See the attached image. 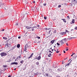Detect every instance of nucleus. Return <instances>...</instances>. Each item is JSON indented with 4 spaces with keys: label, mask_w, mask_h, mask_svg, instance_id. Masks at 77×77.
Masks as SVG:
<instances>
[{
    "label": "nucleus",
    "mask_w": 77,
    "mask_h": 77,
    "mask_svg": "<svg viewBox=\"0 0 77 77\" xmlns=\"http://www.w3.org/2000/svg\"><path fill=\"white\" fill-rule=\"evenodd\" d=\"M56 53H59V51H57Z\"/></svg>",
    "instance_id": "nucleus-44"
},
{
    "label": "nucleus",
    "mask_w": 77,
    "mask_h": 77,
    "mask_svg": "<svg viewBox=\"0 0 77 77\" xmlns=\"http://www.w3.org/2000/svg\"><path fill=\"white\" fill-rule=\"evenodd\" d=\"M76 55H77V53L76 54Z\"/></svg>",
    "instance_id": "nucleus-64"
},
{
    "label": "nucleus",
    "mask_w": 77,
    "mask_h": 77,
    "mask_svg": "<svg viewBox=\"0 0 77 77\" xmlns=\"http://www.w3.org/2000/svg\"><path fill=\"white\" fill-rule=\"evenodd\" d=\"M3 67H4V68H6V66H4Z\"/></svg>",
    "instance_id": "nucleus-43"
},
{
    "label": "nucleus",
    "mask_w": 77,
    "mask_h": 77,
    "mask_svg": "<svg viewBox=\"0 0 77 77\" xmlns=\"http://www.w3.org/2000/svg\"><path fill=\"white\" fill-rule=\"evenodd\" d=\"M18 23H17L15 25H16V26H18Z\"/></svg>",
    "instance_id": "nucleus-35"
},
{
    "label": "nucleus",
    "mask_w": 77,
    "mask_h": 77,
    "mask_svg": "<svg viewBox=\"0 0 77 77\" xmlns=\"http://www.w3.org/2000/svg\"><path fill=\"white\" fill-rule=\"evenodd\" d=\"M26 28H27V29H30V28H32H32H31V27H29L27 26L26 27Z\"/></svg>",
    "instance_id": "nucleus-11"
},
{
    "label": "nucleus",
    "mask_w": 77,
    "mask_h": 77,
    "mask_svg": "<svg viewBox=\"0 0 77 77\" xmlns=\"http://www.w3.org/2000/svg\"><path fill=\"white\" fill-rule=\"evenodd\" d=\"M55 41V40H53L51 41V44H53L54 43V42Z\"/></svg>",
    "instance_id": "nucleus-8"
},
{
    "label": "nucleus",
    "mask_w": 77,
    "mask_h": 77,
    "mask_svg": "<svg viewBox=\"0 0 77 77\" xmlns=\"http://www.w3.org/2000/svg\"><path fill=\"white\" fill-rule=\"evenodd\" d=\"M71 56H72V57L73 56V55L72 54V55H71Z\"/></svg>",
    "instance_id": "nucleus-59"
},
{
    "label": "nucleus",
    "mask_w": 77,
    "mask_h": 77,
    "mask_svg": "<svg viewBox=\"0 0 77 77\" xmlns=\"http://www.w3.org/2000/svg\"><path fill=\"white\" fill-rule=\"evenodd\" d=\"M72 60H71L69 62V64H71V63L72 62Z\"/></svg>",
    "instance_id": "nucleus-28"
},
{
    "label": "nucleus",
    "mask_w": 77,
    "mask_h": 77,
    "mask_svg": "<svg viewBox=\"0 0 77 77\" xmlns=\"http://www.w3.org/2000/svg\"><path fill=\"white\" fill-rule=\"evenodd\" d=\"M32 10L33 11H35V8L32 7L31 8Z\"/></svg>",
    "instance_id": "nucleus-14"
},
{
    "label": "nucleus",
    "mask_w": 77,
    "mask_h": 77,
    "mask_svg": "<svg viewBox=\"0 0 77 77\" xmlns=\"http://www.w3.org/2000/svg\"><path fill=\"white\" fill-rule=\"evenodd\" d=\"M0 55L2 57H3V56H6V55H7V54H6V53H5L4 52H3L1 53Z\"/></svg>",
    "instance_id": "nucleus-2"
},
{
    "label": "nucleus",
    "mask_w": 77,
    "mask_h": 77,
    "mask_svg": "<svg viewBox=\"0 0 77 77\" xmlns=\"http://www.w3.org/2000/svg\"><path fill=\"white\" fill-rule=\"evenodd\" d=\"M56 20L54 19V20H53V21H55V20Z\"/></svg>",
    "instance_id": "nucleus-50"
},
{
    "label": "nucleus",
    "mask_w": 77,
    "mask_h": 77,
    "mask_svg": "<svg viewBox=\"0 0 77 77\" xmlns=\"http://www.w3.org/2000/svg\"><path fill=\"white\" fill-rule=\"evenodd\" d=\"M27 32H26V34L25 35H26V34H27Z\"/></svg>",
    "instance_id": "nucleus-57"
},
{
    "label": "nucleus",
    "mask_w": 77,
    "mask_h": 77,
    "mask_svg": "<svg viewBox=\"0 0 77 77\" xmlns=\"http://www.w3.org/2000/svg\"><path fill=\"white\" fill-rule=\"evenodd\" d=\"M66 33H69V31L66 30Z\"/></svg>",
    "instance_id": "nucleus-29"
},
{
    "label": "nucleus",
    "mask_w": 77,
    "mask_h": 77,
    "mask_svg": "<svg viewBox=\"0 0 77 77\" xmlns=\"http://www.w3.org/2000/svg\"><path fill=\"white\" fill-rule=\"evenodd\" d=\"M23 62H24V61L22 60L20 61V63H22Z\"/></svg>",
    "instance_id": "nucleus-26"
},
{
    "label": "nucleus",
    "mask_w": 77,
    "mask_h": 77,
    "mask_svg": "<svg viewBox=\"0 0 77 77\" xmlns=\"http://www.w3.org/2000/svg\"><path fill=\"white\" fill-rule=\"evenodd\" d=\"M49 52H51V53H53V52H51V51H49Z\"/></svg>",
    "instance_id": "nucleus-46"
},
{
    "label": "nucleus",
    "mask_w": 77,
    "mask_h": 77,
    "mask_svg": "<svg viewBox=\"0 0 77 77\" xmlns=\"http://www.w3.org/2000/svg\"><path fill=\"white\" fill-rule=\"evenodd\" d=\"M34 27H31V28H30V29H32V31H34V29H33V28H34Z\"/></svg>",
    "instance_id": "nucleus-15"
},
{
    "label": "nucleus",
    "mask_w": 77,
    "mask_h": 77,
    "mask_svg": "<svg viewBox=\"0 0 77 77\" xmlns=\"http://www.w3.org/2000/svg\"><path fill=\"white\" fill-rule=\"evenodd\" d=\"M3 39H7V38L5 37H3Z\"/></svg>",
    "instance_id": "nucleus-36"
},
{
    "label": "nucleus",
    "mask_w": 77,
    "mask_h": 77,
    "mask_svg": "<svg viewBox=\"0 0 77 77\" xmlns=\"http://www.w3.org/2000/svg\"><path fill=\"white\" fill-rule=\"evenodd\" d=\"M45 30H50V29H48L47 28H45Z\"/></svg>",
    "instance_id": "nucleus-25"
},
{
    "label": "nucleus",
    "mask_w": 77,
    "mask_h": 77,
    "mask_svg": "<svg viewBox=\"0 0 77 77\" xmlns=\"http://www.w3.org/2000/svg\"><path fill=\"white\" fill-rule=\"evenodd\" d=\"M72 5H75L74 3H77V1H76L75 0H72Z\"/></svg>",
    "instance_id": "nucleus-3"
},
{
    "label": "nucleus",
    "mask_w": 77,
    "mask_h": 77,
    "mask_svg": "<svg viewBox=\"0 0 77 77\" xmlns=\"http://www.w3.org/2000/svg\"><path fill=\"white\" fill-rule=\"evenodd\" d=\"M29 14V12H27V11H25L24 13V14H27V15L28 14Z\"/></svg>",
    "instance_id": "nucleus-13"
},
{
    "label": "nucleus",
    "mask_w": 77,
    "mask_h": 77,
    "mask_svg": "<svg viewBox=\"0 0 77 77\" xmlns=\"http://www.w3.org/2000/svg\"><path fill=\"white\" fill-rule=\"evenodd\" d=\"M68 49H67L66 50V51H68Z\"/></svg>",
    "instance_id": "nucleus-51"
},
{
    "label": "nucleus",
    "mask_w": 77,
    "mask_h": 77,
    "mask_svg": "<svg viewBox=\"0 0 77 77\" xmlns=\"http://www.w3.org/2000/svg\"><path fill=\"white\" fill-rule=\"evenodd\" d=\"M37 38H38V39H40V38H40V37H37Z\"/></svg>",
    "instance_id": "nucleus-38"
},
{
    "label": "nucleus",
    "mask_w": 77,
    "mask_h": 77,
    "mask_svg": "<svg viewBox=\"0 0 77 77\" xmlns=\"http://www.w3.org/2000/svg\"><path fill=\"white\" fill-rule=\"evenodd\" d=\"M58 8H60L61 7V5H59L58 6Z\"/></svg>",
    "instance_id": "nucleus-32"
},
{
    "label": "nucleus",
    "mask_w": 77,
    "mask_h": 77,
    "mask_svg": "<svg viewBox=\"0 0 77 77\" xmlns=\"http://www.w3.org/2000/svg\"><path fill=\"white\" fill-rule=\"evenodd\" d=\"M25 48L24 51H26V50H27V48H26V46H25Z\"/></svg>",
    "instance_id": "nucleus-30"
},
{
    "label": "nucleus",
    "mask_w": 77,
    "mask_h": 77,
    "mask_svg": "<svg viewBox=\"0 0 77 77\" xmlns=\"http://www.w3.org/2000/svg\"><path fill=\"white\" fill-rule=\"evenodd\" d=\"M11 38V37H9L8 38H10V39H12V38Z\"/></svg>",
    "instance_id": "nucleus-47"
},
{
    "label": "nucleus",
    "mask_w": 77,
    "mask_h": 77,
    "mask_svg": "<svg viewBox=\"0 0 77 77\" xmlns=\"http://www.w3.org/2000/svg\"><path fill=\"white\" fill-rule=\"evenodd\" d=\"M21 59V56H18L17 57V59Z\"/></svg>",
    "instance_id": "nucleus-12"
},
{
    "label": "nucleus",
    "mask_w": 77,
    "mask_h": 77,
    "mask_svg": "<svg viewBox=\"0 0 77 77\" xmlns=\"http://www.w3.org/2000/svg\"><path fill=\"white\" fill-rule=\"evenodd\" d=\"M66 39H63L60 42L61 44H64V42H65L66 41Z\"/></svg>",
    "instance_id": "nucleus-1"
},
{
    "label": "nucleus",
    "mask_w": 77,
    "mask_h": 77,
    "mask_svg": "<svg viewBox=\"0 0 77 77\" xmlns=\"http://www.w3.org/2000/svg\"><path fill=\"white\" fill-rule=\"evenodd\" d=\"M46 76H49V75H48V73H46Z\"/></svg>",
    "instance_id": "nucleus-33"
},
{
    "label": "nucleus",
    "mask_w": 77,
    "mask_h": 77,
    "mask_svg": "<svg viewBox=\"0 0 77 77\" xmlns=\"http://www.w3.org/2000/svg\"><path fill=\"white\" fill-rule=\"evenodd\" d=\"M53 32L54 34L56 33V30H55Z\"/></svg>",
    "instance_id": "nucleus-22"
},
{
    "label": "nucleus",
    "mask_w": 77,
    "mask_h": 77,
    "mask_svg": "<svg viewBox=\"0 0 77 77\" xmlns=\"http://www.w3.org/2000/svg\"><path fill=\"white\" fill-rule=\"evenodd\" d=\"M52 51H53V49H52Z\"/></svg>",
    "instance_id": "nucleus-63"
},
{
    "label": "nucleus",
    "mask_w": 77,
    "mask_h": 77,
    "mask_svg": "<svg viewBox=\"0 0 77 77\" xmlns=\"http://www.w3.org/2000/svg\"><path fill=\"white\" fill-rule=\"evenodd\" d=\"M75 30H77V27H75Z\"/></svg>",
    "instance_id": "nucleus-40"
},
{
    "label": "nucleus",
    "mask_w": 77,
    "mask_h": 77,
    "mask_svg": "<svg viewBox=\"0 0 77 77\" xmlns=\"http://www.w3.org/2000/svg\"><path fill=\"white\" fill-rule=\"evenodd\" d=\"M58 70V72H60V71H62V68H60V69H57Z\"/></svg>",
    "instance_id": "nucleus-6"
},
{
    "label": "nucleus",
    "mask_w": 77,
    "mask_h": 77,
    "mask_svg": "<svg viewBox=\"0 0 77 77\" xmlns=\"http://www.w3.org/2000/svg\"><path fill=\"white\" fill-rule=\"evenodd\" d=\"M57 45H61V44H60V43L59 42V43H57Z\"/></svg>",
    "instance_id": "nucleus-19"
},
{
    "label": "nucleus",
    "mask_w": 77,
    "mask_h": 77,
    "mask_svg": "<svg viewBox=\"0 0 77 77\" xmlns=\"http://www.w3.org/2000/svg\"><path fill=\"white\" fill-rule=\"evenodd\" d=\"M69 65H70L69 63H68L66 64L65 66H69Z\"/></svg>",
    "instance_id": "nucleus-20"
},
{
    "label": "nucleus",
    "mask_w": 77,
    "mask_h": 77,
    "mask_svg": "<svg viewBox=\"0 0 77 77\" xmlns=\"http://www.w3.org/2000/svg\"><path fill=\"white\" fill-rule=\"evenodd\" d=\"M18 38L19 39H20V38H21V36H19V37H18Z\"/></svg>",
    "instance_id": "nucleus-42"
},
{
    "label": "nucleus",
    "mask_w": 77,
    "mask_h": 77,
    "mask_svg": "<svg viewBox=\"0 0 77 77\" xmlns=\"http://www.w3.org/2000/svg\"><path fill=\"white\" fill-rule=\"evenodd\" d=\"M32 55H33V53H32V54L31 55L33 56Z\"/></svg>",
    "instance_id": "nucleus-45"
},
{
    "label": "nucleus",
    "mask_w": 77,
    "mask_h": 77,
    "mask_svg": "<svg viewBox=\"0 0 77 77\" xmlns=\"http://www.w3.org/2000/svg\"><path fill=\"white\" fill-rule=\"evenodd\" d=\"M66 32H61L60 33V34L61 35H65V34H66Z\"/></svg>",
    "instance_id": "nucleus-7"
},
{
    "label": "nucleus",
    "mask_w": 77,
    "mask_h": 77,
    "mask_svg": "<svg viewBox=\"0 0 77 77\" xmlns=\"http://www.w3.org/2000/svg\"><path fill=\"white\" fill-rule=\"evenodd\" d=\"M48 31H49V32H48V33H49V34H51V30L50 29L49 30H48Z\"/></svg>",
    "instance_id": "nucleus-9"
},
{
    "label": "nucleus",
    "mask_w": 77,
    "mask_h": 77,
    "mask_svg": "<svg viewBox=\"0 0 77 77\" xmlns=\"http://www.w3.org/2000/svg\"><path fill=\"white\" fill-rule=\"evenodd\" d=\"M61 20H64V19H62Z\"/></svg>",
    "instance_id": "nucleus-61"
},
{
    "label": "nucleus",
    "mask_w": 77,
    "mask_h": 77,
    "mask_svg": "<svg viewBox=\"0 0 77 77\" xmlns=\"http://www.w3.org/2000/svg\"><path fill=\"white\" fill-rule=\"evenodd\" d=\"M75 22V20L74 19H72V23H74Z\"/></svg>",
    "instance_id": "nucleus-16"
},
{
    "label": "nucleus",
    "mask_w": 77,
    "mask_h": 77,
    "mask_svg": "<svg viewBox=\"0 0 77 77\" xmlns=\"http://www.w3.org/2000/svg\"><path fill=\"white\" fill-rule=\"evenodd\" d=\"M51 54H49L48 55V57H51Z\"/></svg>",
    "instance_id": "nucleus-21"
},
{
    "label": "nucleus",
    "mask_w": 77,
    "mask_h": 77,
    "mask_svg": "<svg viewBox=\"0 0 77 77\" xmlns=\"http://www.w3.org/2000/svg\"><path fill=\"white\" fill-rule=\"evenodd\" d=\"M36 63V65H39V62H37Z\"/></svg>",
    "instance_id": "nucleus-24"
},
{
    "label": "nucleus",
    "mask_w": 77,
    "mask_h": 77,
    "mask_svg": "<svg viewBox=\"0 0 77 77\" xmlns=\"http://www.w3.org/2000/svg\"><path fill=\"white\" fill-rule=\"evenodd\" d=\"M37 27H38L39 28V25H37Z\"/></svg>",
    "instance_id": "nucleus-41"
},
{
    "label": "nucleus",
    "mask_w": 77,
    "mask_h": 77,
    "mask_svg": "<svg viewBox=\"0 0 77 77\" xmlns=\"http://www.w3.org/2000/svg\"><path fill=\"white\" fill-rule=\"evenodd\" d=\"M4 30H5V29H3L2 30V31H4Z\"/></svg>",
    "instance_id": "nucleus-56"
},
{
    "label": "nucleus",
    "mask_w": 77,
    "mask_h": 77,
    "mask_svg": "<svg viewBox=\"0 0 77 77\" xmlns=\"http://www.w3.org/2000/svg\"><path fill=\"white\" fill-rule=\"evenodd\" d=\"M55 65L54 64H53V68H54V66H55Z\"/></svg>",
    "instance_id": "nucleus-52"
},
{
    "label": "nucleus",
    "mask_w": 77,
    "mask_h": 77,
    "mask_svg": "<svg viewBox=\"0 0 77 77\" xmlns=\"http://www.w3.org/2000/svg\"><path fill=\"white\" fill-rule=\"evenodd\" d=\"M63 51L64 52V53H65L66 52L65 51Z\"/></svg>",
    "instance_id": "nucleus-49"
},
{
    "label": "nucleus",
    "mask_w": 77,
    "mask_h": 77,
    "mask_svg": "<svg viewBox=\"0 0 77 77\" xmlns=\"http://www.w3.org/2000/svg\"><path fill=\"white\" fill-rule=\"evenodd\" d=\"M63 21H64V23H66V20H65V19H64L63 20Z\"/></svg>",
    "instance_id": "nucleus-31"
},
{
    "label": "nucleus",
    "mask_w": 77,
    "mask_h": 77,
    "mask_svg": "<svg viewBox=\"0 0 77 77\" xmlns=\"http://www.w3.org/2000/svg\"><path fill=\"white\" fill-rule=\"evenodd\" d=\"M59 56H60V55H61V54H59Z\"/></svg>",
    "instance_id": "nucleus-60"
},
{
    "label": "nucleus",
    "mask_w": 77,
    "mask_h": 77,
    "mask_svg": "<svg viewBox=\"0 0 77 77\" xmlns=\"http://www.w3.org/2000/svg\"><path fill=\"white\" fill-rule=\"evenodd\" d=\"M11 65H18V63L17 62H13L11 63Z\"/></svg>",
    "instance_id": "nucleus-5"
},
{
    "label": "nucleus",
    "mask_w": 77,
    "mask_h": 77,
    "mask_svg": "<svg viewBox=\"0 0 77 77\" xmlns=\"http://www.w3.org/2000/svg\"><path fill=\"white\" fill-rule=\"evenodd\" d=\"M32 56H33L30 55V56L28 57V59H30V58H31Z\"/></svg>",
    "instance_id": "nucleus-23"
},
{
    "label": "nucleus",
    "mask_w": 77,
    "mask_h": 77,
    "mask_svg": "<svg viewBox=\"0 0 77 77\" xmlns=\"http://www.w3.org/2000/svg\"><path fill=\"white\" fill-rule=\"evenodd\" d=\"M6 46H7V48H8V47H11V44H9L7 42V44L5 45V47H6Z\"/></svg>",
    "instance_id": "nucleus-4"
},
{
    "label": "nucleus",
    "mask_w": 77,
    "mask_h": 77,
    "mask_svg": "<svg viewBox=\"0 0 77 77\" xmlns=\"http://www.w3.org/2000/svg\"><path fill=\"white\" fill-rule=\"evenodd\" d=\"M14 59H15V57H14Z\"/></svg>",
    "instance_id": "nucleus-62"
},
{
    "label": "nucleus",
    "mask_w": 77,
    "mask_h": 77,
    "mask_svg": "<svg viewBox=\"0 0 77 77\" xmlns=\"http://www.w3.org/2000/svg\"><path fill=\"white\" fill-rule=\"evenodd\" d=\"M67 17L68 18V19H70V18H69V16H67Z\"/></svg>",
    "instance_id": "nucleus-27"
},
{
    "label": "nucleus",
    "mask_w": 77,
    "mask_h": 77,
    "mask_svg": "<svg viewBox=\"0 0 77 77\" xmlns=\"http://www.w3.org/2000/svg\"><path fill=\"white\" fill-rule=\"evenodd\" d=\"M17 48H20V45L19 44H18L17 45Z\"/></svg>",
    "instance_id": "nucleus-17"
},
{
    "label": "nucleus",
    "mask_w": 77,
    "mask_h": 77,
    "mask_svg": "<svg viewBox=\"0 0 77 77\" xmlns=\"http://www.w3.org/2000/svg\"><path fill=\"white\" fill-rule=\"evenodd\" d=\"M44 6H46L47 4H44Z\"/></svg>",
    "instance_id": "nucleus-39"
},
{
    "label": "nucleus",
    "mask_w": 77,
    "mask_h": 77,
    "mask_svg": "<svg viewBox=\"0 0 77 77\" xmlns=\"http://www.w3.org/2000/svg\"><path fill=\"white\" fill-rule=\"evenodd\" d=\"M33 3H35V1H34L33 2Z\"/></svg>",
    "instance_id": "nucleus-48"
},
{
    "label": "nucleus",
    "mask_w": 77,
    "mask_h": 77,
    "mask_svg": "<svg viewBox=\"0 0 77 77\" xmlns=\"http://www.w3.org/2000/svg\"><path fill=\"white\" fill-rule=\"evenodd\" d=\"M8 77H11V75H8Z\"/></svg>",
    "instance_id": "nucleus-55"
},
{
    "label": "nucleus",
    "mask_w": 77,
    "mask_h": 77,
    "mask_svg": "<svg viewBox=\"0 0 77 77\" xmlns=\"http://www.w3.org/2000/svg\"><path fill=\"white\" fill-rule=\"evenodd\" d=\"M14 71H15V70H16V68H15V69H14Z\"/></svg>",
    "instance_id": "nucleus-58"
},
{
    "label": "nucleus",
    "mask_w": 77,
    "mask_h": 77,
    "mask_svg": "<svg viewBox=\"0 0 77 77\" xmlns=\"http://www.w3.org/2000/svg\"><path fill=\"white\" fill-rule=\"evenodd\" d=\"M36 59H37V60H40L41 59V56H39L37 58H36Z\"/></svg>",
    "instance_id": "nucleus-10"
},
{
    "label": "nucleus",
    "mask_w": 77,
    "mask_h": 77,
    "mask_svg": "<svg viewBox=\"0 0 77 77\" xmlns=\"http://www.w3.org/2000/svg\"><path fill=\"white\" fill-rule=\"evenodd\" d=\"M26 69V67H24V69H23V70H25V69Z\"/></svg>",
    "instance_id": "nucleus-34"
},
{
    "label": "nucleus",
    "mask_w": 77,
    "mask_h": 77,
    "mask_svg": "<svg viewBox=\"0 0 77 77\" xmlns=\"http://www.w3.org/2000/svg\"><path fill=\"white\" fill-rule=\"evenodd\" d=\"M66 45H67V46H68V43H66Z\"/></svg>",
    "instance_id": "nucleus-54"
},
{
    "label": "nucleus",
    "mask_w": 77,
    "mask_h": 77,
    "mask_svg": "<svg viewBox=\"0 0 77 77\" xmlns=\"http://www.w3.org/2000/svg\"><path fill=\"white\" fill-rule=\"evenodd\" d=\"M44 18L45 20H47V17H44Z\"/></svg>",
    "instance_id": "nucleus-37"
},
{
    "label": "nucleus",
    "mask_w": 77,
    "mask_h": 77,
    "mask_svg": "<svg viewBox=\"0 0 77 77\" xmlns=\"http://www.w3.org/2000/svg\"><path fill=\"white\" fill-rule=\"evenodd\" d=\"M72 55H74V54H75V53H74L73 54H72Z\"/></svg>",
    "instance_id": "nucleus-53"
},
{
    "label": "nucleus",
    "mask_w": 77,
    "mask_h": 77,
    "mask_svg": "<svg viewBox=\"0 0 77 77\" xmlns=\"http://www.w3.org/2000/svg\"><path fill=\"white\" fill-rule=\"evenodd\" d=\"M5 4H3L2 5H1L0 6V7L2 6L3 8H4V7H5Z\"/></svg>",
    "instance_id": "nucleus-18"
}]
</instances>
